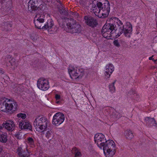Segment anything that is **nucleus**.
<instances>
[{
  "label": "nucleus",
  "instance_id": "nucleus-1",
  "mask_svg": "<svg viewBox=\"0 0 157 157\" xmlns=\"http://www.w3.org/2000/svg\"><path fill=\"white\" fill-rule=\"evenodd\" d=\"M110 22L105 24L101 30V33L103 37L107 38L113 33H115L117 35L115 37L117 38L123 33L125 36L128 38L130 37L132 31L131 24L127 25L124 27L122 21L118 18L113 17L109 20Z\"/></svg>",
  "mask_w": 157,
  "mask_h": 157
},
{
  "label": "nucleus",
  "instance_id": "nucleus-2",
  "mask_svg": "<svg viewBox=\"0 0 157 157\" xmlns=\"http://www.w3.org/2000/svg\"><path fill=\"white\" fill-rule=\"evenodd\" d=\"M97 2L93 10L95 14L100 18H104L109 15L110 11V4L107 0H100Z\"/></svg>",
  "mask_w": 157,
  "mask_h": 157
},
{
  "label": "nucleus",
  "instance_id": "nucleus-3",
  "mask_svg": "<svg viewBox=\"0 0 157 157\" xmlns=\"http://www.w3.org/2000/svg\"><path fill=\"white\" fill-rule=\"evenodd\" d=\"M17 106L16 102L8 99H5L3 102L0 101V109L4 112L12 113L16 110Z\"/></svg>",
  "mask_w": 157,
  "mask_h": 157
},
{
  "label": "nucleus",
  "instance_id": "nucleus-4",
  "mask_svg": "<svg viewBox=\"0 0 157 157\" xmlns=\"http://www.w3.org/2000/svg\"><path fill=\"white\" fill-rule=\"evenodd\" d=\"M99 148L102 149L106 157H111L115 153V144L114 142L110 140H105Z\"/></svg>",
  "mask_w": 157,
  "mask_h": 157
},
{
  "label": "nucleus",
  "instance_id": "nucleus-5",
  "mask_svg": "<svg viewBox=\"0 0 157 157\" xmlns=\"http://www.w3.org/2000/svg\"><path fill=\"white\" fill-rule=\"evenodd\" d=\"M48 123V121L46 118L39 116L35 119L33 124L36 131L41 132L45 130Z\"/></svg>",
  "mask_w": 157,
  "mask_h": 157
},
{
  "label": "nucleus",
  "instance_id": "nucleus-6",
  "mask_svg": "<svg viewBox=\"0 0 157 157\" xmlns=\"http://www.w3.org/2000/svg\"><path fill=\"white\" fill-rule=\"evenodd\" d=\"M68 71L71 78H72V76H73L75 79H80L84 74V70L83 69L77 67L75 68L73 67H70L68 68Z\"/></svg>",
  "mask_w": 157,
  "mask_h": 157
},
{
  "label": "nucleus",
  "instance_id": "nucleus-7",
  "mask_svg": "<svg viewBox=\"0 0 157 157\" xmlns=\"http://www.w3.org/2000/svg\"><path fill=\"white\" fill-rule=\"evenodd\" d=\"M74 21L72 22H69L67 24V26L68 29V32L72 33H79L81 31V26L78 24L76 23Z\"/></svg>",
  "mask_w": 157,
  "mask_h": 157
},
{
  "label": "nucleus",
  "instance_id": "nucleus-8",
  "mask_svg": "<svg viewBox=\"0 0 157 157\" xmlns=\"http://www.w3.org/2000/svg\"><path fill=\"white\" fill-rule=\"evenodd\" d=\"M65 117L64 114L60 112L56 113L53 116L52 120V124L56 126L61 124L64 121Z\"/></svg>",
  "mask_w": 157,
  "mask_h": 157
},
{
  "label": "nucleus",
  "instance_id": "nucleus-9",
  "mask_svg": "<svg viewBox=\"0 0 157 157\" xmlns=\"http://www.w3.org/2000/svg\"><path fill=\"white\" fill-rule=\"evenodd\" d=\"M49 83L47 80L41 78L37 81V86L40 90L45 91L48 90L49 87Z\"/></svg>",
  "mask_w": 157,
  "mask_h": 157
},
{
  "label": "nucleus",
  "instance_id": "nucleus-10",
  "mask_svg": "<svg viewBox=\"0 0 157 157\" xmlns=\"http://www.w3.org/2000/svg\"><path fill=\"white\" fill-rule=\"evenodd\" d=\"M44 16L43 15H37L35 17L34 21L35 27L38 29H42V26H43L42 23L44 21Z\"/></svg>",
  "mask_w": 157,
  "mask_h": 157
},
{
  "label": "nucleus",
  "instance_id": "nucleus-11",
  "mask_svg": "<svg viewBox=\"0 0 157 157\" xmlns=\"http://www.w3.org/2000/svg\"><path fill=\"white\" fill-rule=\"evenodd\" d=\"M41 0H30L28 4V8L29 11H36L38 7L41 3Z\"/></svg>",
  "mask_w": 157,
  "mask_h": 157
},
{
  "label": "nucleus",
  "instance_id": "nucleus-12",
  "mask_svg": "<svg viewBox=\"0 0 157 157\" xmlns=\"http://www.w3.org/2000/svg\"><path fill=\"white\" fill-rule=\"evenodd\" d=\"M84 18L87 25L92 28L96 27L98 25L96 20L90 15L84 16Z\"/></svg>",
  "mask_w": 157,
  "mask_h": 157
},
{
  "label": "nucleus",
  "instance_id": "nucleus-13",
  "mask_svg": "<svg viewBox=\"0 0 157 157\" xmlns=\"http://www.w3.org/2000/svg\"><path fill=\"white\" fill-rule=\"evenodd\" d=\"M104 138L105 136L102 133H98L95 135L94 140L95 143H97V146L99 147H102V144L106 140V139Z\"/></svg>",
  "mask_w": 157,
  "mask_h": 157
},
{
  "label": "nucleus",
  "instance_id": "nucleus-14",
  "mask_svg": "<svg viewBox=\"0 0 157 157\" xmlns=\"http://www.w3.org/2000/svg\"><path fill=\"white\" fill-rule=\"evenodd\" d=\"M19 128L21 130L29 129L32 130V126L29 121L25 120L20 121L19 124Z\"/></svg>",
  "mask_w": 157,
  "mask_h": 157
},
{
  "label": "nucleus",
  "instance_id": "nucleus-15",
  "mask_svg": "<svg viewBox=\"0 0 157 157\" xmlns=\"http://www.w3.org/2000/svg\"><path fill=\"white\" fill-rule=\"evenodd\" d=\"M3 127L7 130L10 131H12L15 128V125L14 122L11 121H8L3 122L2 124Z\"/></svg>",
  "mask_w": 157,
  "mask_h": 157
},
{
  "label": "nucleus",
  "instance_id": "nucleus-16",
  "mask_svg": "<svg viewBox=\"0 0 157 157\" xmlns=\"http://www.w3.org/2000/svg\"><path fill=\"white\" fill-rule=\"evenodd\" d=\"M17 153L18 155L20 157H29L30 154L28 150H23L22 148L19 147L17 149Z\"/></svg>",
  "mask_w": 157,
  "mask_h": 157
},
{
  "label": "nucleus",
  "instance_id": "nucleus-17",
  "mask_svg": "<svg viewBox=\"0 0 157 157\" xmlns=\"http://www.w3.org/2000/svg\"><path fill=\"white\" fill-rule=\"evenodd\" d=\"M114 70V67L113 64L109 63L105 67V75L108 78H109Z\"/></svg>",
  "mask_w": 157,
  "mask_h": 157
},
{
  "label": "nucleus",
  "instance_id": "nucleus-18",
  "mask_svg": "<svg viewBox=\"0 0 157 157\" xmlns=\"http://www.w3.org/2000/svg\"><path fill=\"white\" fill-rule=\"evenodd\" d=\"M145 121L146 124L150 127L152 126L157 127V123L154 118L147 117L145 118Z\"/></svg>",
  "mask_w": 157,
  "mask_h": 157
},
{
  "label": "nucleus",
  "instance_id": "nucleus-19",
  "mask_svg": "<svg viewBox=\"0 0 157 157\" xmlns=\"http://www.w3.org/2000/svg\"><path fill=\"white\" fill-rule=\"evenodd\" d=\"M53 25V21L52 19H50L42 26V28L43 29H47L48 31H51L52 30V28Z\"/></svg>",
  "mask_w": 157,
  "mask_h": 157
},
{
  "label": "nucleus",
  "instance_id": "nucleus-20",
  "mask_svg": "<svg viewBox=\"0 0 157 157\" xmlns=\"http://www.w3.org/2000/svg\"><path fill=\"white\" fill-rule=\"evenodd\" d=\"M124 134L126 139H132L134 136L132 132L130 130H127L124 131Z\"/></svg>",
  "mask_w": 157,
  "mask_h": 157
},
{
  "label": "nucleus",
  "instance_id": "nucleus-21",
  "mask_svg": "<svg viewBox=\"0 0 157 157\" xmlns=\"http://www.w3.org/2000/svg\"><path fill=\"white\" fill-rule=\"evenodd\" d=\"M7 136L6 133H0V142L2 143H6L7 141Z\"/></svg>",
  "mask_w": 157,
  "mask_h": 157
},
{
  "label": "nucleus",
  "instance_id": "nucleus-22",
  "mask_svg": "<svg viewBox=\"0 0 157 157\" xmlns=\"http://www.w3.org/2000/svg\"><path fill=\"white\" fill-rule=\"evenodd\" d=\"M68 20V19L67 18H64V19L60 18L58 19V21L59 26L62 28H63L65 26V21H66V20Z\"/></svg>",
  "mask_w": 157,
  "mask_h": 157
},
{
  "label": "nucleus",
  "instance_id": "nucleus-23",
  "mask_svg": "<svg viewBox=\"0 0 157 157\" xmlns=\"http://www.w3.org/2000/svg\"><path fill=\"white\" fill-rule=\"evenodd\" d=\"M116 82V80H115L113 82L110 84L109 86L110 92L112 93H113L115 92V87L114 85Z\"/></svg>",
  "mask_w": 157,
  "mask_h": 157
},
{
  "label": "nucleus",
  "instance_id": "nucleus-24",
  "mask_svg": "<svg viewBox=\"0 0 157 157\" xmlns=\"http://www.w3.org/2000/svg\"><path fill=\"white\" fill-rule=\"evenodd\" d=\"M46 136L48 139H49L51 140L53 137V134L52 132V131L50 130L47 131L46 132Z\"/></svg>",
  "mask_w": 157,
  "mask_h": 157
},
{
  "label": "nucleus",
  "instance_id": "nucleus-25",
  "mask_svg": "<svg viewBox=\"0 0 157 157\" xmlns=\"http://www.w3.org/2000/svg\"><path fill=\"white\" fill-rule=\"evenodd\" d=\"M46 6L45 5H44L42 4H41L39 7H37L36 11H42L43 12H45V10L46 8Z\"/></svg>",
  "mask_w": 157,
  "mask_h": 157
},
{
  "label": "nucleus",
  "instance_id": "nucleus-26",
  "mask_svg": "<svg viewBox=\"0 0 157 157\" xmlns=\"http://www.w3.org/2000/svg\"><path fill=\"white\" fill-rule=\"evenodd\" d=\"M123 41L122 40L117 39L114 40L113 43L115 46L119 48L120 46V43H122Z\"/></svg>",
  "mask_w": 157,
  "mask_h": 157
},
{
  "label": "nucleus",
  "instance_id": "nucleus-27",
  "mask_svg": "<svg viewBox=\"0 0 157 157\" xmlns=\"http://www.w3.org/2000/svg\"><path fill=\"white\" fill-rule=\"evenodd\" d=\"M121 117V115L115 110L114 111L112 115V117L114 118H119Z\"/></svg>",
  "mask_w": 157,
  "mask_h": 157
},
{
  "label": "nucleus",
  "instance_id": "nucleus-28",
  "mask_svg": "<svg viewBox=\"0 0 157 157\" xmlns=\"http://www.w3.org/2000/svg\"><path fill=\"white\" fill-rule=\"evenodd\" d=\"M59 11L60 14L64 15L65 16H68L69 15L68 13L64 9H59Z\"/></svg>",
  "mask_w": 157,
  "mask_h": 157
},
{
  "label": "nucleus",
  "instance_id": "nucleus-29",
  "mask_svg": "<svg viewBox=\"0 0 157 157\" xmlns=\"http://www.w3.org/2000/svg\"><path fill=\"white\" fill-rule=\"evenodd\" d=\"M55 98L56 100V103L57 104H60L61 103V101H60L61 99L60 95L56 94L55 95Z\"/></svg>",
  "mask_w": 157,
  "mask_h": 157
},
{
  "label": "nucleus",
  "instance_id": "nucleus-30",
  "mask_svg": "<svg viewBox=\"0 0 157 157\" xmlns=\"http://www.w3.org/2000/svg\"><path fill=\"white\" fill-rule=\"evenodd\" d=\"M27 142L30 145H33L34 143L33 139L31 137H29L27 138Z\"/></svg>",
  "mask_w": 157,
  "mask_h": 157
},
{
  "label": "nucleus",
  "instance_id": "nucleus-31",
  "mask_svg": "<svg viewBox=\"0 0 157 157\" xmlns=\"http://www.w3.org/2000/svg\"><path fill=\"white\" fill-rule=\"evenodd\" d=\"M17 117H21L22 119H24L26 117V115L25 113H20L17 114Z\"/></svg>",
  "mask_w": 157,
  "mask_h": 157
},
{
  "label": "nucleus",
  "instance_id": "nucleus-32",
  "mask_svg": "<svg viewBox=\"0 0 157 157\" xmlns=\"http://www.w3.org/2000/svg\"><path fill=\"white\" fill-rule=\"evenodd\" d=\"M15 137L17 139L21 140V135L20 133H17L15 135Z\"/></svg>",
  "mask_w": 157,
  "mask_h": 157
},
{
  "label": "nucleus",
  "instance_id": "nucleus-33",
  "mask_svg": "<svg viewBox=\"0 0 157 157\" xmlns=\"http://www.w3.org/2000/svg\"><path fill=\"white\" fill-rule=\"evenodd\" d=\"M74 155V157H81V153L79 151L77 152Z\"/></svg>",
  "mask_w": 157,
  "mask_h": 157
},
{
  "label": "nucleus",
  "instance_id": "nucleus-34",
  "mask_svg": "<svg viewBox=\"0 0 157 157\" xmlns=\"http://www.w3.org/2000/svg\"><path fill=\"white\" fill-rule=\"evenodd\" d=\"M78 151L77 148L75 147L72 148L71 150L72 153L74 154H75Z\"/></svg>",
  "mask_w": 157,
  "mask_h": 157
},
{
  "label": "nucleus",
  "instance_id": "nucleus-35",
  "mask_svg": "<svg viewBox=\"0 0 157 157\" xmlns=\"http://www.w3.org/2000/svg\"><path fill=\"white\" fill-rule=\"evenodd\" d=\"M128 94L130 95L134 94H135V92L134 90L132 89L131 90L128 92Z\"/></svg>",
  "mask_w": 157,
  "mask_h": 157
},
{
  "label": "nucleus",
  "instance_id": "nucleus-36",
  "mask_svg": "<svg viewBox=\"0 0 157 157\" xmlns=\"http://www.w3.org/2000/svg\"><path fill=\"white\" fill-rule=\"evenodd\" d=\"M2 2V3H4V2H9V1H11V0H1Z\"/></svg>",
  "mask_w": 157,
  "mask_h": 157
},
{
  "label": "nucleus",
  "instance_id": "nucleus-37",
  "mask_svg": "<svg viewBox=\"0 0 157 157\" xmlns=\"http://www.w3.org/2000/svg\"><path fill=\"white\" fill-rule=\"evenodd\" d=\"M153 56H152L149 57V59L150 60H152L153 61L154 60V59L152 58V57Z\"/></svg>",
  "mask_w": 157,
  "mask_h": 157
},
{
  "label": "nucleus",
  "instance_id": "nucleus-38",
  "mask_svg": "<svg viewBox=\"0 0 157 157\" xmlns=\"http://www.w3.org/2000/svg\"><path fill=\"white\" fill-rule=\"evenodd\" d=\"M12 56L10 55H7V58L8 59H10L11 58Z\"/></svg>",
  "mask_w": 157,
  "mask_h": 157
},
{
  "label": "nucleus",
  "instance_id": "nucleus-39",
  "mask_svg": "<svg viewBox=\"0 0 157 157\" xmlns=\"http://www.w3.org/2000/svg\"><path fill=\"white\" fill-rule=\"evenodd\" d=\"M2 146L0 145V153L2 151Z\"/></svg>",
  "mask_w": 157,
  "mask_h": 157
},
{
  "label": "nucleus",
  "instance_id": "nucleus-40",
  "mask_svg": "<svg viewBox=\"0 0 157 157\" xmlns=\"http://www.w3.org/2000/svg\"><path fill=\"white\" fill-rule=\"evenodd\" d=\"M3 128H5V127H3L2 124V126H0V130L2 129Z\"/></svg>",
  "mask_w": 157,
  "mask_h": 157
},
{
  "label": "nucleus",
  "instance_id": "nucleus-41",
  "mask_svg": "<svg viewBox=\"0 0 157 157\" xmlns=\"http://www.w3.org/2000/svg\"><path fill=\"white\" fill-rule=\"evenodd\" d=\"M153 61H154V63H156V61H157V59H156V60H155V59H154V60H153Z\"/></svg>",
  "mask_w": 157,
  "mask_h": 157
},
{
  "label": "nucleus",
  "instance_id": "nucleus-42",
  "mask_svg": "<svg viewBox=\"0 0 157 157\" xmlns=\"http://www.w3.org/2000/svg\"><path fill=\"white\" fill-rule=\"evenodd\" d=\"M0 73L3 74V71H2V70H0Z\"/></svg>",
  "mask_w": 157,
  "mask_h": 157
},
{
  "label": "nucleus",
  "instance_id": "nucleus-43",
  "mask_svg": "<svg viewBox=\"0 0 157 157\" xmlns=\"http://www.w3.org/2000/svg\"><path fill=\"white\" fill-rule=\"evenodd\" d=\"M123 41H124V42H123H123H122V43H122V44H124V43H125V42H124V40H123Z\"/></svg>",
  "mask_w": 157,
  "mask_h": 157
}]
</instances>
